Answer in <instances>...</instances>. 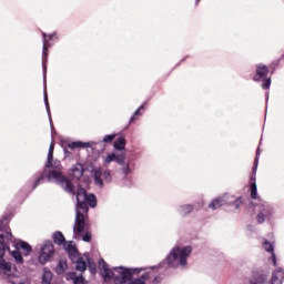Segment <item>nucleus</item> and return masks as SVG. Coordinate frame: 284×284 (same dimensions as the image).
<instances>
[{
    "label": "nucleus",
    "mask_w": 284,
    "mask_h": 284,
    "mask_svg": "<svg viewBox=\"0 0 284 284\" xmlns=\"http://www.w3.org/2000/svg\"><path fill=\"white\" fill-rule=\"evenodd\" d=\"M263 247L266 252L272 253V263H273V265H276V255L274 254V245L272 243H270L268 241H265L263 243Z\"/></svg>",
    "instance_id": "obj_23"
},
{
    "label": "nucleus",
    "mask_w": 284,
    "mask_h": 284,
    "mask_svg": "<svg viewBox=\"0 0 284 284\" xmlns=\"http://www.w3.org/2000/svg\"><path fill=\"white\" fill-rule=\"evenodd\" d=\"M0 239L4 245H8V251L16 261L17 265H23V256H30L32 253V246H30V244L27 242L14 239L10 232V227L3 224H0Z\"/></svg>",
    "instance_id": "obj_3"
},
{
    "label": "nucleus",
    "mask_w": 284,
    "mask_h": 284,
    "mask_svg": "<svg viewBox=\"0 0 284 284\" xmlns=\"http://www.w3.org/2000/svg\"><path fill=\"white\" fill-rule=\"evenodd\" d=\"M44 102H45V108H47L48 114L50 116V103H48V93L47 92H44Z\"/></svg>",
    "instance_id": "obj_32"
},
{
    "label": "nucleus",
    "mask_w": 284,
    "mask_h": 284,
    "mask_svg": "<svg viewBox=\"0 0 284 284\" xmlns=\"http://www.w3.org/2000/svg\"><path fill=\"white\" fill-rule=\"evenodd\" d=\"M234 196L225 193L223 195H220L217 197H214L210 203H209V210H219L223 207V205H230L232 203V200Z\"/></svg>",
    "instance_id": "obj_10"
},
{
    "label": "nucleus",
    "mask_w": 284,
    "mask_h": 284,
    "mask_svg": "<svg viewBox=\"0 0 284 284\" xmlns=\"http://www.w3.org/2000/svg\"><path fill=\"white\" fill-rule=\"evenodd\" d=\"M68 281H73V284H85V278L83 276H77V273H68Z\"/></svg>",
    "instance_id": "obj_21"
},
{
    "label": "nucleus",
    "mask_w": 284,
    "mask_h": 284,
    "mask_svg": "<svg viewBox=\"0 0 284 284\" xmlns=\"http://www.w3.org/2000/svg\"><path fill=\"white\" fill-rule=\"evenodd\" d=\"M93 176H94V183L98 185V187H103L104 183H112V172L110 170H101V169H94L93 170Z\"/></svg>",
    "instance_id": "obj_9"
},
{
    "label": "nucleus",
    "mask_w": 284,
    "mask_h": 284,
    "mask_svg": "<svg viewBox=\"0 0 284 284\" xmlns=\"http://www.w3.org/2000/svg\"><path fill=\"white\" fill-rule=\"evenodd\" d=\"M267 77V67L265 64H257L256 67V74L254 77V81H265Z\"/></svg>",
    "instance_id": "obj_14"
},
{
    "label": "nucleus",
    "mask_w": 284,
    "mask_h": 284,
    "mask_svg": "<svg viewBox=\"0 0 284 284\" xmlns=\"http://www.w3.org/2000/svg\"><path fill=\"white\" fill-rule=\"evenodd\" d=\"M53 240H54V243H57L58 245H61L65 242V237L63 236L62 232H55L53 234Z\"/></svg>",
    "instance_id": "obj_27"
},
{
    "label": "nucleus",
    "mask_w": 284,
    "mask_h": 284,
    "mask_svg": "<svg viewBox=\"0 0 284 284\" xmlns=\"http://www.w3.org/2000/svg\"><path fill=\"white\" fill-rule=\"evenodd\" d=\"M271 83H272V80L270 79L265 80V82L262 84L263 90L270 89Z\"/></svg>",
    "instance_id": "obj_35"
},
{
    "label": "nucleus",
    "mask_w": 284,
    "mask_h": 284,
    "mask_svg": "<svg viewBox=\"0 0 284 284\" xmlns=\"http://www.w3.org/2000/svg\"><path fill=\"white\" fill-rule=\"evenodd\" d=\"M118 165H121V172L122 174H131L132 169L130 168V163L125 162V155H123V163H118Z\"/></svg>",
    "instance_id": "obj_24"
},
{
    "label": "nucleus",
    "mask_w": 284,
    "mask_h": 284,
    "mask_svg": "<svg viewBox=\"0 0 284 284\" xmlns=\"http://www.w3.org/2000/svg\"><path fill=\"white\" fill-rule=\"evenodd\" d=\"M284 278V271L283 268H278L275 271L271 278V284H281Z\"/></svg>",
    "instance_id": "obj_19"
},
{
    "label": "nucleus",
    "mask_w": 284,
    "mask_h": 284,
    "mask_svg": "<svg viewBox=\"0 0 284 284\" xmlns=\"http://www.w3.org/2000/svg\"><path fill=\"white\" fill-rule=\"evenodd\" d=\"M104 165H110V163H123V154H116L114 152L108 153L102 158Z\"/></svg>",
    "instance_id": "obj_12"
},
{
    "label": "nucleus",
    "mask_w": 284,
    "mask_h": 284,
    "mask_svg": "<svg viewBox=\"0 0 284 284\" xmlns=\"http://www.w3.org/2000/svg\"><path fill=\"white\" fill-rule=\"evenodd\" d=\"M94 145V142H81V141H75L69 143V148L71 150H74L75 148H92Z\"/></svg>",
    "instance_id": "obj_20"
},
{
    "label": "nucleus",
    "mask_w": 284,
    "mask_h": 284,
    "mask_svg": "<svg viewBox=\"0 0 284 284\" xmlns=\"http://www.w3.org/2000/svg\"><path fill=\"white\" fill-rule=\"evenodd\" d=\"M63 247L68 252L70 258H72L73 256H77V254H79V251H77V245L72 241L64 242Z\"/></svg>",
    "instance_id": "obj_16"
},
{
    "label": "nucleus",
    "mask_w": 284,
    "mask_h": 284,
    "mask_svg": "<svg viewBox=\"0 0 284 284\" xmlns=\"http://www.w3.org/2000/svg\"><path fill=\"white\" fill-rule=\"evenodd\" d=\"M57 37V33H50L49 36L43 33V50H42V58L48 59V48L52 45L50 41Z\"/></svg>",
    "instance_id": "obj_13"
},
{
    "label": "nucleus",
    "mask_w": 284,
    "mask_h": 284,
    "mask_svg": "<svg viewBox=\"0 0 284 284\" xmlns=\"http://www.w3.org/2000/svg\"><path fill=\"white\" fill-rule=\"evenodd\" d=\"M77 215L75 224L73 227L74 239H81V233L85 230V214H88V204L90 207H97V196L94 194H89L85 189L79 187L77 191Z\"/></svg>",
    "instance_id": "obj_4"
},
{
    "label": "nucleus",
    "mask_w": 284,
    "mask_h": 284,
    "mask_svg": "<svg viewBox=\"0 0 284 284\" xmlns=\"http://www.w3.org/2000/svg\"><path fill=\"white\" fill-rule=\"evenodd\" d=\"M145 105H141L133 114V116L131 118L130 122L132 123V121H136V116H141V110H144Z\"/></svg>",
    "instance_id": "obj_29"
},
{
    "label": "nucleus",
    "mask_w": 284,
    "mask_h": 284,
    "mask_svg": "<svg viewBox=\"0 0 284 284\" xmlns=\"http://www.w3.org/2000/svg\"><path fill=\"white\" fill-rule=\"evenodd\" d=\"M9 246L0 241V274L8 278V281H12V263L6 261L3 256H6V252H8Z\"/></svg>",
    "instance_id": "obj_7"
},
{
    "label": "nucleus",
    "mask_w": 284,
    "mask_h": 284,
    "mask_svg": "<svg viewBox=\"0 0 284 284\" xmlns=\"http://www.w3.org/2000/svg\"><path fill=\"white\" fill-rule=\"evenodd\" d=\"M192 256V246L190 245H176L170 250L165 257V263L168 267L173 270H183L187 267V258Z\"/></svg>",
    "instance_id": "obj_5"
},
{
    "label": "nucleus",
    "mask_w": 284,
    "mask_h": 284,
    "mask_svg": "<svg viewBox=\"0 0 284 284\" xmlns=\"http://www.w3.org/2000/svg\"><path fill=\"white\" fill-rule=\"evenodd\" d=\"M20 284H30V281L26 280L23 282H20Z\"/></svg>",
    "instance_id": "obj_37"
},
{
    "label": "nucleus",
    "mask_w": 284,
    "mask_h": 284,
    "mask_svg": "<svg viewBox=\"0 0 284 284\" xmlns=\"http://www.w3.org/2000/svg\"><path fill=\"white\" fill-rule=\"evenodd\" d=\"M251 197L254 200L252 203H258L260 201H262L261 199H258L257 196V187H256V182H253L251 184Z\"/></svg>",
    "instance_id": "obj_25"
},
{
    "label": "nucleus",
    "mask_w": 284,
    "mask_h": 284,
    "mask_svg": "<svg viewBox=\"0 0 284 284\" xmlns=\"http://www.w3.org/2000/svg\"><path fill=\"white\" fill-rule=\"evenodd\" d=\"M85 258L91 274H97V264H94V262L90 260V256L88 254H85Z\"/></svg>",
    "instance_id": "obj_28"
},
{
    "label": "nucleus",
    "mask_w": 284,
    "mask_h": 284,
    "mask_svg": "<svg viewBox=\"0 0 284 284\" xmlns=\"http://www.w3.org/2000/svg\"><path fill=\"white\" fill-rule=\"evenodd\" d=\"M54 256V244L52 242H44L41 245V251L39 255V263L41 265H45V263L50 262V260Z\"/></svg>",
    "instance_id": "obj_8"
},
{
    "label": "nucleus",
    "mask_w": 284,
    "mask_h": 284,
    "mask_svg": "<svg viewBox=\"0 0 284 284\" xmlns=\"http://www.w3.org/2000/svg\"><path fill=\"white\" fill-rule=\"evenodd\" d=\"M53 274L50 268L44 267L42 270L41 284H52Z\"/></svg>",
    "instance_id": "obj_17"
},
{
    "label": "nucleus",
    "mask_w": 284,
    "mask_h": 284,
    "mask_svg": "<svg viewBox=\"0 0 284 284\" xmlns=\"http://www.w3.org/2000/svg\"><path fill=\"white\" fill-rule=\"evenodd\" d=\"M116 139V134H109L103 138V143H112Z\"/></svg>",
    "instance_id": "obj_30"
},
{
    "label": "nucleus",
    "mask_w": 284,
    "mask_h": 284,
    "mask_svg": "<svg viewBox=\"0 0 284 284\" xmlns=\"http://www.w3.org/2000/svg\"><path fill=\"white\" fill-rule=\"evenodd\" d=\"M261 154V149H257V152H256V159H255V166L253 169V172H256V166L258 165V156Z\"/></svg>",
    "instance_id": "obj_36"
},
{
    "label": "nucleus",
    "mask_w": 284,
    "mask_h": 284,
    "mask_svg": "<svg viewBox=\"0 0 284 284\" xmlns=\"http://www.w3.org/2000/svg\"><path fill=\"white\" fill-rule=\"evenodd\" d=\"M69 174L70 176H73V179H81V176H83V165H81V163L74 164Z\"/></svg>",
    "instance_id": "obj_15"
},
{
    "label": "nucleus",
    "mask_w": 284,
    "mask_h": 284,
    "mask_svg": "<svg viewBox=\"0 0 284 284\" xmlns=\"http://www.w3.org/2000/svg\"><path fill=\"white\" fill-rule=\"evenodd\" d=\"M65 270H68V263L61 260L55 268L57 274H65Z\"/></svg>",
    "instance_id": "obj_26"
},
{
    "label": "nucleus",
    "mask_w": 284,
    "mask_h": 284,
    "mask_svg": "<svg viewBox=\"0 0 284 284\" xmlns=\"http://www.w3.org/2000/svg\"><path fill=\"white\" fill-rule=\"evenodd\" d=\"M54 143L50 144L49 153H48V161L44 168V176L50 181L51 183H57V185H60V187H63L65 192H69L71 194H74V186L72 185V182L63 175V171L61 168V161L54 160Z\"/></svg>",
    "instance_id": "obj_2"
},
{
    "label": "nucleus",
    "mask_w": 284,
    "mask_h": 284,
    "mask_svg": "<svg viewBox=\"0 0 284 284\" xmlns=\"http://www.w3.org/2000/svg\"><path fill=\"white\" fill-rule=\"evenodd\" d=\"M126 143L125 138H118L113 143L114 150H118V152L125 150Z\"/></svg>",
    "instance_id": "obj_22"
},
{
    "label": "nucleus",
    "mask_w": 284,
    "mask_h": 284,
    "mask_svg": "<svg viewBox=\"0 0 284 284\" xmlns=\"http://www.w3.org/2000/svg\"><path fill=\"white\" fill-rule=\"evenodd\" d=\"M252 205L255 214V221L258 225H263V223H267V221H272V219H274V206L265 200L252 202Z\"/></svg>",
    "instance_id": "obj_6"
},
{
    "label": "nucleus",
    "mask_w": 284,
    "mask_h": 284,
    "mask_svg": "<svg viewBox=\"0 0 284 284\" xmlns=\"http://www.w3.org/2000/svg\"><path fill=\"white\" fill-rule=\"evenodd\" d=\"M242 204H243V200H242L241 197H237V199L233 202V205H234L235 210H240Z\"/></svg>",
    "instance_id": "obj_31"
},
{
    "label": "nucleus",
    "mask_w": 284,
    "mask_h": 284,
    "mask_svg": "<svg viewBox=\"0 0 284 284\" xmlns=\"http://www.w3.org/2000/svg\"><path fill=\"white\" fill-rule=\"evenodd\" d=\"M72 263L75 264V270L78 272H85V270H88V260L85 258V254L84 257H81V255H79V253L77 255H73V257H70Z\"/></svg>",
    "instance_id": "obj_11"
},
{
    "label": "nucleus",
    "mask_w": 284,
    "mask_h": 284,
    "mask_svg": "<svg viewBox=\"0 0 284 284\" xmlns=\"http://www.w3.org/2000/svg\"><path fill=\"white\" fill-rule=\"evenodd\" d=\"M180 216H187L189 214H192L194 212V205L192 204H183L178 210Z\"/></svg>",
    "instance_id": "obj_18"
},
{
    "label": "nucleus",
    "mask_w": 284,
    "mask_h": 284,
    "mask_svg": "<svg viewBox=\"0 0 284 284\" xmlns=\"http://www.w3.org/2000/svg\"><path fill=\"white\" fill-rule=\"evenodd\" d=\"M99 270L105 283L148 284V281H150L151 276L148 268H128L123 266L110 268L103 260L99 261Z\"/></svg>",
    "instance_id": "obj_1"
},
{
    "label": "nucleus",
    "mask_w": 284,
    "mask_h": 284,
    "mask_svg": "<svg viewBox=\"0 0 284 284\" xmlns=\"http://www.w3.org/2000/svg\"><path fill=\"white\" fill-rule=\"evenodd\" d=\"M162 281H163V278H162L161 276L156 275V276L152 280L151 284H161Z\"/></svg>",
    "instance_id": "obj_34"
},
{
    "label": "nucleus",
    "mask_w": 284,
    "mask_h": 284,
    "mask_svg": "<svg viewBox=\"0 0 284 284\" xmlns=\"http://www.w3.org/2000/svg\"><path fill=\"white\" fill-rule=\"evenodd\" d=\"M91 240L92 235L90 233L84 234L82 237V241H84V243H90Z\"/></svg>",
    "instance_id": "obj_33"
},
{
    "label": "nucleus",
    "mask_w": 284,
    "mask_h": 284,
    "mask_svg": "<svg viewBox=\"0 0 284 284\" xmlns=\"http://www.w3.org/2000/svg\"><path fill=\"white\" fill-rule=\"evenodd\" d=\"M41 179H42V178H39V179L37 180L36 185H39V183L41 182Z\"/></svg>",
    "instance_id": "obj_38"
}]
</instances>
